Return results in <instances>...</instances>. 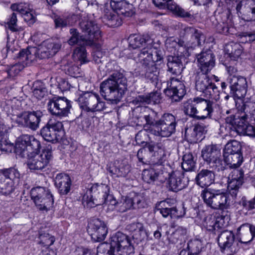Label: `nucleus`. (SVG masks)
<instances>
[{
    "instance_id": "1",
    "label": "nucleus",
    "mask_w": 255,
    "mask_h": 255,
    "mask_svg": "<svg viewBox=\"0 0 255 255\" xmlns=\"http://www.w3.org/2000/svg\"><path fill=\"white\" fill-rule=\"evenodd\" d=\"M40 148L39 140L28 134L19 137L15 143L14 151L21 157L27 158V165L31 171L42 170L49 164L52 157L51 148L47 147L41 153H37Z\"/></svg>"
},
{
    "instance_id": "2",
    "label": "nucleus",
    "mask_w": 255,
    "mask_h": 255,
    "mask_svg": "<svg viewBox=\"0 0 255 255\" xmlns=\"http://www.w3.org/2000/svg\"><path fill=\"white\" fill-rule=\"evenodd\" d=\"M127 83L124 70L113 71L100 84L101 94L105 100L117 104L128 90Z\"/></svg>"
},
{
    "instance_id": "3",
    "label": "nucleus",
    "mask_w": 255,
    "mask_h": 255,
    "mask_svg": "<svg viewBox=\"0 0 255 255\" xmlns=\"http://www.w3.org/2000/svg\"><path fill=\"white\" fill-rule=\"evenodd\" d=\"M79 26L82 32L85 33V36H80L77 29H70L71 36L68 40L69 45H92L94 41L101 37V32L97 24L90 20L88 17H84L82 18L79 22Z\"/></svg>"
},
{
    "instance_id": "4",
    "label": "nucleus",
    "mask_w": 255,
    "mask_h": 255,
    "mask_svg": "<svg viewBox=\"0 0 255 255\" xmlns=\"http://www.w3.org/2000/svg\"><path fill=\"white\" fill-rule=\"evenodd\" d=\"M134 253L129 237L122 232H118L110 239L109 242L98 246L97 255H130Z\"/></svg>"
},
{
    "instance_id": "5",
    "label": "nucleus",
    "mask_w": 255,
    "mask_h": 255,
    "mask_svg": "<svg viewBox=\"0 0 255 255\" xmlns=\"http://www.w3.org/2000/svg\"><path fill=\"white\" fill-rule=\"evenodd\" d=\"M21 107L20 113H15V123L19 127L28 128L32 130H37L43 114L40 110L30 111L27 106V102L23 100L18 101L16 105Z\"/></svg>"
},
{
    "instance_id": "6",
    "label": "nucleus",
    "mask_w": 255,
    "mask_h": 255,
    "mask_svg": "<svg viewBox=\"0 0 255 255\" xmlns=\"http://www.w3.org/2000/svg\"><path fill=\"white\" fill-rule=\"evenodd\" d=\"M201 197L206 205L215 210H224L230 206L228 194L222 189L206 188L201 193Z\"/></svg>"
},
{
    "instance_id": "7",
    "label": "nucleus",
    "mask_w": 255,
    "mask_h": 255,
    "mask_svg": "<svg viewBox=\"0 0 255 255\" xmlns=\"http://www.w3.org/2000/svg\"><path fill=\"white\" fill-rule=\"evenodd\" d=\"M110 187L106 184H95L88 189L82 199V204L87 208L104 204L109 194Z\"/></svg>"
},
{
    "instance_id": "8",
    "label": "nucleus",
    "mask_w": 255,
    "mask_h": 255,
    "mask_svg": "<svg viewBox=\"0 0 255 255\" xmlns=\"http://www.w3.org/2000/svg\"><path fill=\"white\" fill-rule=\"evenodd\" d=\"M201 156L209 169L217 172L225 169L226 165L222 157L221 150L216 145L205 146L201 151Z\"/></svg>"
},
{
    "instance_id": "9",
    "label": "nucleus",
    "mask_w": 255,
    "mask_h": 255,
    "mask_svg": "<svg viewBox=\"0 0 255 255\" xmlns=\"http://www.w3.org/2000/svg\"><path fill=\"white\" fill-rule=\"evenodd\" d=\"M221 87L224 93L230 91V94L238 99L244 98L248 90L246 78L241 76L229 77L227 82L221 83Z\"/></svg>"
},
{
    "instance_id": "10",
    "label": "nucleus",
    "mask_w": 255,
    "mask_h": 255,
    "mask_svg": "<svg viewBox=\"0 0 255 255\" xmlns=\"http://www.w3.org/2000/svg\"><path fill=\"white\" fill-rule=\"evenodd\" d=\"M40 133L45 140L52 143L60 141L65 135L63 123L52 119L40 129Z\"/></svg>"
},
{
    "instance_id": "11",
    "label": "nucleus",
    "mask_w": 255,
    "mask_h": 255,
    "mask_svg": "<svg viewBox=\"0 0 255 255\" xmlns=\"http://www.w3.org/2000/svg\"><path fill=\"white\" fill-rule=\"evenodd\" d=\"M177 121L171 114L165 113L158 120V124L152 129V134L155 136L168 137L176 131Z\"/></svg>"
},
{
    "instance_id": "12",
    "label": "nucleus",
    "mask_w": 255,
    "mask_h": 255,
    "mask_svg": "<svg viewBox=\"0 0 255 255\" xmlns=\"http://www.w3.org/2000/svg\"><path fill=\"white\" fill-rule=\"evenodd\" d=\"M30 196L39 210L47 211L54 204L53 195L46 188L40 186L33 187L30 191Z\"/></svg>"
},
{
    "instance_id": "13",
    "label": "nucleus",
    "mask_w": 255,
    "mask_h": 255,
    "mask_svg": "<svg viewBox=\"0 0 255 255\" xmlns=\"http://www.w3.org/2000/svg\"><path fill=\"white\" fill-rule=\"evenodd\" d=\"M78 101L80 108L88 112L102 111L106 108L105 102L101 100L98 94L93 92L83 93Z\"/></svg>"
},
{
    "instance_id": "14",
    "label": "nucleus",
    "mask_w": 255,
    "mask_h": 255,
    "mask_svg": "<svg viewBox=\"0 0 255 255\" xmlns=\"http://www.w3.org/2000/svg\"><path fill=\"white\" fill-rule=\"evenodd\" d=\"M169 142L168 139H165L162 142H157L156 144L147 143L145 147L147 148L150 154L149 164L153 166H162L166 160L165 144Z\"/></svg>"
},
{
    "instance_id": "15",
    "label": "nucleus",
    "mask_w": 255,
    "mask_h": 255,
    "mask_svg": "<svg viewBox=\"0 0 255 255\" xmlns=\"http://www.w3.org/2000/svg\"><path fill=\"white\" fill-rule=\"evenodd\" d=\"M48 111L54 116L59 118L65 117L70 113L72 108L71 102L64 97H54L47 104Z\"/></svg>"
},
{
    "instance_id": "16",
    "label": "nucleus",
    "mask_w": 255,
    "mask_h": 255,
    "mask_svg": "<svg viewBox=\"0 0 255 255\" xmlns=\"http://www.w3.org/2000/svg\"><path fill=\"white\" fill-rule=\"evenodd\" d=\"M87 232L95 242L104 241L108 233L105 223L98 218L91 219L87 227Z\"/></svg>"
},
{
    "instance_id": "17",
    "label": "nucleus",
    "mask_w": 255,
    "mask_h": 255,
    "mask_svg": "<svg viewBox=\"0 0 255 255\" xmlns=\"http://www.w3.org/2000/svg\"><path fill=\"white\" fill-rule=\"evenodd\" d=\"M245 182L243 169H234L228 176V190L232 197H236L239 189Z\"/></svg>"
},
{
    "instance_id": "18",
    "label": "nucleus",
    "mask_w": 255,
    "mask_h": 255,
    "mask_svg": "<svg viewBox=\"0 0 255 255\" xmlns=\"http://www.w3.org/2000/svg\"><path fill=\"white\" fill-rule=\"evenodd\" d=\"M168 178V188L173 192H177L186 187L187 185V180L185 178L184 173L179 170L173 171L166 173Z\"/></svg>"
},
{
    "instance_id": "19",
    "label": "nucleus",
    "mask_w": 255,
    "mask_h": 255,
    "mask_svg": "<svg viewBox=\"0 0 255 255\" xmlns=\"http://www.w3.org/2000/svg\"><path fill=\"white\" fill-rule=\"evenodd\" d=\"M209 125L201 122L190 127L186 128L185 130V135L190 142L196 143L201 141L207 133Z\"/></svg>"
},
{
    "instance_id": "20",
    "label": "nucleus",
    "mask_w": 255,
    "mask_h": 255,
    "mask_svg": "<svg viewBox=\"0 0 255 255\" xmlns=\"http://www.w3.org/2000/svg\"><path fill=\"white\" fill-rule=\"evenodd\" d=\"M164 92L172 102H179L185 95L186 90L185 86L182 82L176 79L172 78L170 85H168Z\"/></svg>"
},
{
    "instance_id": "21",
    "label": "nucleus",
    "mask_w": 255,
    "mask_h": 255,
    "mask_svg": "<svg viewBox=\"0 0 255 255\" xmlns=\"http://www.w3.org/2000/svg\"><path fill=\"white\" fill-rule=\"evenodd\" d=\"M197 72L209 73L215 65V57L212 51L207 50L196 54Z\"/></svg>"
},
{
    "instance_id": "22",
    "label": "nucleus",
    "mask_w": 255,
    "mask_h": 255,
    "mask_svg": "<svg viewBox=\"0 0 255 255\" xmlns=\"http://www.w3.org/2000/svg\"><path fill=\"white\" fill-rule=\"evenodd\" d=\"M161 207L157 210L164 218L170 217L171 219H179L183 217L186 214V209L182 205L178 207H171L169 202L162 201L160 202Z\"/></svg>"
},
{
    "instance_id": "23",
    "label": "nucleus",
    "mask_w": 255,
    "mask_h": 255,
    "mask_svg": "<svg viewBox=\"0 0 255 255\" xmlns=\"http://www.w3.org/2000/svg\"><path fill=\"white\" fill-rule=\"evenodd\" d=\"M61 44L52 40L44 41L42 44L37 48L38 58L39 59L48 58L54 55L60 49Z\"/></svg>"
},
{
    "instance_id": "24",
    "label": "nucleus",
    "mask_w": 255,
    "mask_h": 255,
    "mask_svg": "<svg viewBox=\"0 0 255 255\" xmlns=\"http://www.w3.org/2000/svg\"><path fill=\"white\" fill-rule=\"evenodd\" d=\"M152 2L155 6L160 9L167 8L180 17L188 18L191 15L172 0H152Z\"/></svg>"
},
{
    "instance_id": "25",
    "label": "nucleus",
    "mask_w": 255,
    "mask_h": 255,
    "mask_svg": "<svg viewBox=\"0 0 255 255\" xmlns=\"http://www.w3.org/2000/svg\"><path fill=\"white\" fill-rule=\"evenodd\" d=\"M215 170L202 169L197 174L195 180L196 183L202 188H208L215 183Z\"/></svg>"
},
{
    "instance_id": "26",
    "label": "nucleus",
    "mask_w": 255,
    "mask_h": 255,
    "mask_svg": "<svg viewBox=\"0 0 255 255\" xmlns=\"http://www.w3.org/2000/svg\"><path fill=\"white\" fill-rule=\"evenodd\" d=\"M110 5L113 10L118 15L121 14L125 16L130 17L134 13L133 5L126 0H112Z\"/></svg>"
},
{
    "instance_id": "27",
    "label": "nucleus",
    "mask_w": 255,
    "mask_h": 255,
    "mask_svg": "<svg viewBox=\"0 0 255 255\" xmlns=\"http://www.w3.org/2000/svg\"><path fill=\"white\" fill-rule=\"evenodd\" d=\"M128 41L129 47L133 49L141 46L151 47L153 43V39L148 35L132 34L128 37Z\"/></svg>"
},
{
    "instance_id": "28",
    "label": "nucleus",
    "mask_w": 255,
    "mask_h": 255,
    "mask_svg": "<svg viewBox=\"0 0 255 255\" xmlns=\"http://www.w3.org/2000/svg\"><path fill=\"white\" fill-rule=\"evenodd\" d=\"M198 100V120L206 119H211L213 112L214 103L210 100L199 97Z\"/></svg>"
},
{
    "instance_id": "29",
    "label": "nucleus",
    "mask_w": 255,
    "mask_h": 255,
    "mask_svg": "<svg viewBox=\"0 0 255 255\" xmlns=\"http://www.w3.org/2000/svg\"><path fill=\"white\" fill-rule=\"evenodd\" d=\"M238 233L239 241L247 244L255 237V226L248 223L243 224L238 229Z\"/></svg>"
},
{
    "instance_id": "30",
    "label": "nucleus",
    "mask_w": 255,
    "mask_h": 255,
    "mask_svg": "<svg viewBox=\"0 0 255 255\" xmlns=\"http://www.w3.org/2000/svg\"><path fill=\"white\" fill-rule=\"evenodd\" d=\"M55 184L61 195H67L71 190V180L69 175L64 173L58 174L55 179Z\"/></svg>"
},
{
    "instance_id": "31",
    "label": "nucleus",
    "mask_w": 255,
    "mask_h": 255,
    "mask_svg": "<svg viewBox=\"0 0 255 255\" xmlns=\"http://www.w3.org/2000/svg\"><path fill=\"white\" fill-rule=\"evenodd\" d=\"M163 173L156 171L154 168L144 169L142 171V178L143 180L149 184L158 185L165 181L162 177Z\"/></svg>"
},
{
    "instance_id": "32",
    "label": "nucleus",
    "mask_w": 255,
    "mask_h": 255,
    "mask_svg": "<svg viewBox=\"0 0 255 255\" xmlns=\"http://www.w3.org/2000/svg\"><path fill=\"white\" fill-rule=\"evenodd\" d=\"M218 234V242L221 251L229 249L233 246L235 241V234L230 230L220 231Z\"/></svg>"
},
{
    "instance_id": "33",
    "label": "nucleus",
    "mask_w": 255,
    "mask_h": 255,
    "mask_svg": "<svg viewBox=\"0 0 255 255\" xmlns=\"http://www.w3.org/2000/svg\"><path fill=\"white\" fill-rule=\"evenodd\" d=\"M37 57L38 58L37 47H29L19 52L18 58L19 63H21V65L24 67L31 63Z\"/></svg>"
},
{
    "instance_id": "34",
    "label": "nucleus",
    "mask_w": 255,
    "mask_h": 255,
    "mask_svg": "<svg viewBox=\"0 0 255 255\" xmlns=\"http://www.w3.org/2000/svg\"><path fill=\"white\" fill-rule=\"evenodd\" d=\"M208 73L196 71L195 74V88L202 93L212 82Z\"/></svg>"
},
{
    "instance_id": "35",
    "label": "nucleus",
    "mask_w": 255,
    "mask_h": 255,
    "mask_svg": "<svg viewBox=\"0 0 255 255\" xmlns=\"http://www.w3.org/2000/svg\"><path fill=\"white\" fill-rule=\"evenodd\" d=\"M199 97L190 99L183 103V110L184 114L191 118L198 120Z\"/></svg>"
},
{
    "instance_id": "36",
    "label": "nucleus",
    "mask_w": 255,
    "mask_h": 255,
    "mask_svg": "<svg viewBox=\"0 0 255 255\" xmlns=\"http://www.w3.org/2000/svg\"><path fill=\"white\" fill-rule=\"evenodd\" d=\"M224 221L222 216L217 217L211 216L206 219V228L207 230L217 234L224 227Z\"/></svg>"
},
{
    "instance_id": "37",
    "label": "nucleus",
    "mask_w": 255,
    "mask_h": 255,
    "mask_svg": "<svg viewBox=\"0 0 255 255\" xmlns=\"http://www.w3.org/2000/svg\"><path fill=\"white\" fill-rule=\"evenodd\" d=\"M150 48L144 47L134 58L136 63L141 64V68H143L153 63L152 51H150Z\"/></svg>"
},
{
    "instance_id": "38",
    "label": "nucleus",
    "mask_w": 255,
    "mask_h": 255,
    "mask_svg": "<svg viewBox=\"0 0 255 255\" xmlns=\"http://www.w3.org/2000/svg\"><path fill=\"white\" fill-rule=\"evenodd\" d=\"M126 229L132 234L133 239L141 241L147 236V233L142 223H131L127 226Z\"/></svg>"
},
{
    "instance_id": "39",
    "label": "nucleus",
    "mask_w": 255,
    "mask_h": 255,
    "mask_svg": "<svg viewBox=\"0 0 255 255\" xmlns=\"http://www.w3.org/2000/svg\"><path fill=\"white\" fill-rule=\"evenodd\" d=\"M104 23L109 27H118L122 24V20L114 10H105V13L102 17Z\"/></svg>"
},
{
    "instance_id": "40",
    "label": "nucleus",
    "mask_w": 255,
    "mask_h": 255,
    "mask_svg": "<svg viewBox=\"0 0 255 255\" xmlns=\"http://www.w3.org/2000/svg\"><path fill=\"white\" fill-rule=\"evenodd\" d=\"M167 66L168 71L175 75L180 74L184 68L181 59L177 56H169Z\"/></svg>"
},
{
    "instance_id": "41",
    "label": "nucleus",
    "mask_w": 255,
    "mask_h": 255,
    "mask_svg": "<svg viewBox=\"0 0 255 255\" xmlns=\"http://www.w3.org/2000/svg\"><path fill=\"white\" fill-rule=\"evenodd\" d=\"M246 116H242V120L241 122L239 121V124L236 128L237 134L255 137V127L249 124L246 122Z\"/></svg>"
},
{
    "instance_id": "42",
    "label": "nucleus",
    "mask_w": 255,
    "mask_h": 255,
    "mask_svg": "<svg viewBox=\"0 0 255 255\" xmlns=\"http://www.w3.org/2000/svg\"><path fill=\"white\" fill-rule=\"evenodd\" d=\"M147 114L144 116V119L146 123L143 126L144 130L149 131L152 134V129H154L155 126L158 124V120L157 118V113L154 111L146 108Z\"/></svg>"
},
{
    "instance_id": "43",
    "label": "nucleus",
    "mask_w": 255,
    "mask_h": 255,
    "mask_svg": "<svg viewBox=\"0 0 255 255\" xmlns=\"http://www.w3.org/2000/svg\"><path fill=\"white\" fill-rule=\"evenodd\" d=\"M224 163L231 168L237 169L243 162L242 153L223 154Z\"/></svg>"
},
{
    "instance_id": "44",
    "label": "nucleus",
    "mask_w": 255,
    "mask_h": 255,
    "mask_svg": "<svg viewBox=\"0 0 255 255\" xmlns=\"http://www.w3.org/2000/svg\"><path fill=\"white\" fill-rule=\"evenodd\" d=\"M139 74L144 76L145 78L149 80L151 82L156 83L158 80L159 72L155 64H152L148 65L143 68H140Z\"/></svg>"
},
{
    "instance_id": "45",
    "label": "nucleus",
    "mask_w": 255,
    "mask_h": 255,
    "mask_svg": "<svg viewBox=\"0 0 255 255\" xmlns=\"http://www.w3.org/2000/svg\"><path fill=\"white\" fill-rule=\"evenodd\" d=\"M0 176L4 179H9L15 185L18 186L20 182V174L17 169L9 168L1 170L0 171Z\"/></svg>"
},
{
    "instance_id": "46",
    "label": "nucleus",
    "mask_w": 255,
    "mask_h": 255,
    "mask_svg": "<svg viewBox=\"0 0 255 255\" xmlns=\"http://www.w3.org/2000/svg\"><path fill=\"white\" fill-rule=\"evenodd\" d=\"M226 52L232 60L237 61L242 53L243 48L240 44L232 42L227 45Z\"/></svg>"
},
{
    "instance_id": "47",
    "label": "nucleus",
    "mask_w": 255,
    "mask_h": 255,
    "mask_svg": "<svg viewBox=\"0 0 255 255\" xmlns=\"http://www.w3.org/2000/svg\"><path fill=\"white\" fill-rule=\"evenodd\" d=\"M196 160L192 153L185 152L182 157V169L185 171L194 170L196 168Z\"/></svg>"
},
{
    "instance_id": "48",
    "label": "nucleus",
    "mask_w": 255,
    "mask_h": 255,
    "mask_svg": "<svg viewBox=\"0 0 255 255\" xmlns=\"http://www.w3.org/2000/svg\"><path fill=\"white\" fill-rule=\"evenodd\" d=\"M17 185H15L9 179H4L0 176V193L4 195H8L12 193Z\"/></svg>"
},
{
    "instance_id": "49",
    "label": "nucleus",
    "mask_w": 255,
    "mask_h": 255,
    "mask_svg": "<svg viewBox=\"0 0 255 255\" xmlns=\"http://www.w3.org/2000/svg\"><path fill=\"white\" fill-rule=\"evenodd\" d=\"M17 101L15 104H12V102L10 101H8L2 105L3 110L7 113L8 115H11V119L15 123V118L16 115L15 113H19L20 112L21 107H18L16 105L17 104Z\"/></svg>"
},
{
    "instance_id": "50",
    "label": "nucleus",
    "mask_w": 255,
    "mask_h": 255,
    "mask_svg": "<svg viewBox=\"0 0 255 255\" xmlns=\"http://www.w3.org/2000/svg\"><path fill=\"white\" fill-rule=\"evenodd\" d=\"M203 249L204 245L203 241L200 239H191L188 242L187 249L190 251L191 255H198L202 251Z\"/></svg>"
},
{
    "instance_id": "51",
    "label": "nucleus",
    "mask_w": 255,
    "mask_h": 255,
    "mask_svg": "<svg viewBox=\"0 0 255 255\" xmlns=\"http://www.w3.org/2000/svg\"><path fill=\"white\" fill-rule=\"evenodd\" d=\"M243 14L248 16L251 20L255 21V0H248L245 1Z\"/></svg>"
},
{
    "instance_id": "52",
    "label": "nucleus",
    "mask_w": 255,
    "mask_h": 255,
    "mask_svg": "<svg viewBox=\"0 0 255 255\" xmlns=\"http://www.w3.org/2000/svg\"><path fill=\"white\" fill-rule=\"evenodd\" d=\"M239 153H242L241 143L237 140H232L226 144L224 149L223 154Z\"/></svg>"
},
{
    "instance_id": "53",
    "label": "nucleus",
    "mask_w": 255,
    "mask_h": 255,
    "mask_svg": "<svg viewBox=\"0 0 255 255\" xmlns=\"http://www.w3.org/2000/svg\"><path fill=\"white\" fill-rule=\"evenodd\" d=\"M203 96L207 98L217 101L220 98L219 91L215 83L212 82L202 93Z\"/></svg>"
},
{
    "instance_id": "54",
    "label": "nucleus",
    "mask_w": 255,
    "mask_h": 255,
    "mask_svg": "<svg viewBox=\"0 0 255 255\" xmlns=\"http://www.w3.org/2000/svg\"><path fill=\"white\" fill-rule=\"evenodd\" d=\"M239 110L245 113V115L243 116H246V118L247 114H250L251 122L254 121L252 124H255V103L248 102L243 103Z\"/></svg>"
},
{
    "instance_id": "55",
    "label": "nucleus",
    "mask_w": 255,
    "mask_h": 255,
    "mask_svg": "<svg viewBox=\"0 0 255 255\" xmlns=\"http://www.w3.org/2000/svg\"><path fill=\"white\" fill-rule=\"evenodd\" d=\"M184 30L186 35L190 36L191 37L196 40L198 45L201 44V40H204V35L200 31L193 27H185Z\"/></svg>"
},
{
    "instance_id": "56",
    "label": "nucleus",
    "mask_w": 255,
    "mask_h": 255,
    "mask_svg": "<svg viewBox=\"0 0 255 255\" xmlns=\"http://www.w3.org/2000/svg\"><path fill=\"white\" fill-rule=\"evenodd\" d=\"M239 205L243 210L250 211L255 209V197L252 199L248 200L245 196L242 197L239 202Z\"/></svg>"
},
{
    "instance_id": "57",
    "label": "nucleus",
    "mask_w": 255,
    "mask_h": 255,
    "mask_svg": "<svg viewBox=\"0 0 255 255\" xmlns=\"http://www.w3.org/2000/svg\"><path fill=\"white\" fill-rule=\"evenodd\" d=\"M23 68L24 66H22L20 63L8 65L6 69L7 77L12 78L15 76Z\"/></svg>"
},
{
    "instance_id": "58",
    "label": "nucleus",
    "mask_w": 255,
    "mask_h": 255,
    "mask_svg": "<svg viewBox=\"0 0 255 255\" xmlns=\"http://www.w3.org/2000/svg\"><path fill=\"white\" fill-rule=\"evenodd\" d=\"M85 46L81 45L76 47L74 52V54L77 55L81 64L89 62V60L87 59V52Z\"/></svg>"
},
{
    "instance_id": "59",
    "label": "nucleus",
    "mask_w": 255,
    "mask_h": 255,
    "mask_svg": "<svg viewBox=\"0 0 255 255\" xmlns=\"http://www.w3.org/2000/svg\"><path fill=\"white\" fill-rule=\"evenodd\" d=\"M187 234V230L183 227H178L176 230L170 235V239L172 243H176L177 241L181 240V237L185 236Z\"/></svg>"
},
{
    "instance_id": "60",
    "label": "nucleus",
    "mask_w": 255,
    "mask_h": 255,
    "mask_svg": "<svg viewBox=\"0 0 255 255\" xmlns=\"http://www.w3.org/2000/svg\"><path fill=\"white\" fill-rule=\"evenodd\" d=\"M39 238L40 239L39 243L45 247H49L55 242L54 237L50 236L49 234H41Z\"/></svg>"
},
{
    "instance_id": "61",
    "label": "nucleus",
    "mask_w": 255,
    "mask_h": 255,
    "mask_svg": "<svg viewBox=\"0 0 255 255\" xmlns=\"http://www.w3.org/2000/svg\"><path fill=\"white\" fill-rule=\"evenodd\" d=\"M132 103L135 105H137V107L145 106L146 105L151 103L149 94L138 96L133 100Z\"/></svg>"
},
{
    "instance_id": "62",
    "label": "nucleus",
    "mask_w": 255,
    "mask_h": 255,
    "mask_svg": "<svg viewBox=\"0 0 255 255\" xmlns=\"http://www.w3.org/2000/svg\"><path fill=\"white\" fill-rule=\"evenodd\" d=\"M14 149L12 143H10L7 140L3 137H0V150L2 153L11 152Z\"/></svg>"
},
{
    "instance_id": "63",
    "label": "nucleus",
    "mask_w": 255,
    "mask_h": 255,
    "mask_svg": "<svg viewBox=\"0 0 255 255\" xmlns=\"http://www.w3.org/2000/svg\"><path fill=\"white\" fill-rule=\"evenodd\" d=\"M120 211L121 212H125L128 210L133 209V201L132 200L131 193L128 196H126L123 200V202L121 203Z\"/></svg>"
},
{
    "instance_id": "64",
    "label": "nucleus",
    "mask_w": 255,
    "mask_h": 255,
    "mask_svg": "<svg viewBox=\"0 0 255 255\" xmlns=\"http://www.w3.org/2000/svg\"><path fill=\"white\" fill-rule=\"evenodd\" d=\"M236 126H231L226 123L220 126V130L224 135H230L231 136H235V134H237L236 131Z\"/></svg>"
}]
</instances>
